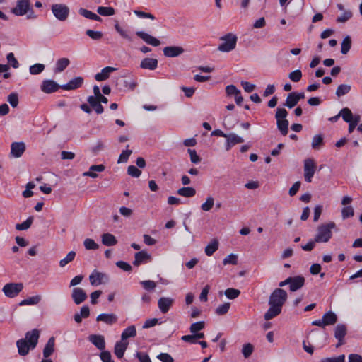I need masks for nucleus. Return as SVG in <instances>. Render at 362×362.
<instances>
[{"label":"nucleus","mask_w":362,"mask_h":362,"mask_svg":"<svg viewBox=\"0 0 362 362\" xmlns=\"http://www.w3.org/2000/svg\"><path fill=\"white\" fill-rule=\"evenodd\" d=\"M116 68L111 66H106L102 69L100 73L95 75V79L98 81H103L107 79L110 77V73L115 71Z\"/></svg>","instance_id":"nucleus-23"},{"label":"nucleus","mask_w":362,"mask_h":362,"mask_svg":"<svg viewBox=\"0 0 362 362\" xmlns=\"http://www.w3.org/2000/svg\"><path fill=\"white\" fill-rule=\"evenodd\" d=\"M115 28L122 38L127 40L128 42L133 41L132 35L127 30H124L118 23L115 25Z\"/></svg>","instance_id":"nucleus-38"},{"label":"nucleus","mask_w":362,"mask_h":362,"mask_svg":"<svg viewBox=\"0 0 362 362\" xmlns=\"http://www.w3.org/2000/svg\"><path fill=\"white\" fill-rule=\"evenodd\" d=\"M101 238L102 243L105 246H114L117 243L116 238L111 233H104Z\"/></svg>","instance_id":"nucleus-31"},{"label":"nucleus","mask_w":362,"mask_h":362,"mask_svg":"<svg viewBox=\"0 0 362 362\" xmlns=\"http://www.w3.org/2000/svg\"><path fill=\"white\" fill-rule=\"evenodd\" d=\"M218 248V242L217 240H213L205 247V253L207 256H211Z\"/></svg>","instance_id":"nucleus-37"},{"label":"nucleus","mask_w":362,"mask_h":362,"mask_svg":"<svg viewBox=\"0 0 362 362\" xmlns=\"http://www.w3.org/2000/svg\"><path fill=\"white\" fill-rule=\"evenodd\" d=\"M347 329L345 325L339 324L334 329L335 338H344L346 334Z\"/></svg>","instance_id":"nucleus-41"},{"label":"nucleus","mask_w":362,"mask_h":362,"mask_svg":"<svg viewBox=\"0 0 362 362\" xmlns=\"http://www.w3.org/2000/svg\"><path fill=\"white\" fill-rule=\"evenodd\" d=\"M321 362H345V356L342 354L337 357L324 358L321 359Z\"/></svg>","instance_id":"nucleus-64"},{"label":"nucleus","mask_w":362,"mask_h":362,"mask_svg":"<svg viewBox=\"0 0 362 362\" xmlns=\"http://www.w3.org/2000/svg\"><path fill=\"white\" fill-rule=\"evenodd\" d=\"M42 299V297L39 295H36L32 297H29L28 298H25L23 300H21L19 303V305H37L40 302Z\"/></svg>","instance_id":"nucleus-36"},{"label":"nucleus","mask_w":362,"mask_h":362,"mask_svg":"<svg viewBox=\"0 0 362 362\" xmlns=\"http://www.w3.org/2000/svg\"><path fill=\"white\" fill-rule=\"evenodd\" d=\"M136 335V330L134 325L127 327L121 334V341H125L128 338L134 337Z\"/></svg>","instance_id":"nucleus-32"},{"label":"nucleus","mask_w":362,"mask_h":362,"mask_svg":"<svg viewBox=\"0 0 362 362\" xmlns=\"http://www.w3.org/2000/svg\"><path fill=\"white\" fill-rule=\"evenodd\" d=\"M322 318L325 326L334 325L337 321V316L332 311H329L325 313Z\"/></svg>","instance_id":"nucleus-34"},{"label":"nucleus","mask_w":362,"mask_h":362,"mask_svg":"<svg viewBox=\"0 0 362 362\" xmlns=\"http://www.w3.org/2000/svg\"><path fill=\"white\" fill-rule=\"evenodd\" d=\"M214 205V199L209 196L206 198V202L201 205V209L204 211H210Z\"/></svg>","instance_id":"nucleus-48"},{"label":"nucleus","mask_w":362,"mask_h":362,"mask_svg":"<svg viewBox=\"0 0 362 362\" xmlns=\"http://www.w3.org/2000/svg\"><path fill=\"white\" fill-rule=\"evenodd\" d=\"M340 115L343 120L346 122H351L353 113L348 107H344L340 110Z\"/></svg>","instance_id":"nucleus-45"},{"label":"nucleus","mask_w":362,"mask_h":362,"mask_svg":"<svg viewBox=\"0 0 362 362\" xmlns=\"http://www.w3.org/2000/svg\"><path fill=\"white\" fill-rule=\"evenodd\" d=\"M289 289L292 292L299 290L304 286L305 284V278L302 276L289 277Z\"/></svg>","instance_id":"nucleus-16"},{"label":"nucleus","mask_w":362,"mask_h":362,"mask_svg":"<svg viewBox=\"0 0 362 362\" xmlns=\"http://www.w3.org/2000/svg\"><path fill=\"white\" fill-rule=\"evenodd\" d=\"M88 340L99 350L105 351V341L103 335L100 334H90L88 337Z\"/></svg>","instance_id":"nucleus-20"},{"label":"nucleus","mask_w":362,"mask_h":362,"mask_svg":"<svg viewBox=\"0 0 362 362\" xmlns=\"http://www.w3.org/2000/svg\"><path fill=\"white\" fill-rule=\"evenodd\" d=\"M11 13L17 16H21L29 13L27 16L28 19L35 17L33 15L30 0H17L16 6L11 9Z\"/></svg>","instance_id":"nucleus-3"},{"label":"nucleus","mask_w":362,"mask_h":362,"mask_svg":"<svg viewBox=\"0 0 362 362\" xmlns=\"http://www.w3.org/2000/svg\"><path fill=\"white\" fill-rule=\"evenodd\" d=\"M351 47V39L349 36L344 38L341 45V52L343 54H346L350 50Z\"/></svg>","instance_id":"nucleus-42"},{"label":"nucleus","mask_w":362,"mask_h":362,"mask_svg":"<svg viewBox=\"0 0 362 362\" xmlns=\"http://www.w3.org/2000/svg\"><path fill=\"white\" fill-rule=\"evenodd\" d=\"M136 35L150 45L158 47L160 45V42L158 39L146 33L143 31H136Z\"/></svg>","instance_id":"nucleus-18"},{"label":"nucleus","mask_w":362,"mask_h":362,"mask_svg":"<svg viewBox=\"0 0 362 362\" xmlns=\"http://www.w3.org/2000/svg\"><path fill=\"white\" fill-rule=\"evenodd\" d=\"M132 153V150L122 151V152L121 153V154L119 155V156L118 158L117 163H127L129 159V157L131 156Z\"/></svg>","instance_id":"nucleus-58"},{"label":"nucleus","mask_w":362,"mask_h":362,"mask_svg":"<svg viewBox=\"0 0 362 362\" xmlns=\"http://www.w3.org/2000/svg\"><path fill=\"white\" fill-rule=\"evenodd\" d=\"M354 214V209L351 206H344L341 210V216L343 219L352 217Z\"/></svg>","instance_id":"nucleus-62"},{"label":"nucleus","mask_w":362,"mask_h":362,"mask_svg":"<svg viewBox=\"0 0 362 362\" xmlns=\"http://www.w3.org/2000/svg\"><path fill=\"white\" fill-rule=\"evenodd\" d=\"M205 326V322L204 321H199L194 323H192L189 327V330L192 333L195 334L200 330L203 329Z\"/></svg>","instance_id":"nucleus-54"},{"label":"nucleus","mask_w":362,"mask_h":362,"mask_svg":"<svg viewBox=\"0 0 362 362\" xmlns=\"http://www.w3.org/2000/svg\"><path fill=\"white\" fill-rule=\"evenodd\" d=\"M54 16L60 21H65L69 15V8L64 4H54L51 7Z\"/></svg>","instance_id":"nucleus-6"},{"label":"nucleus","mask_w":362,"mask_h":362,"mask_svg":"<svg viewBox=\"0 0 362 362\" xmlns=\"http://www.w3.org/2000/svg\"><path fill=\"white\" fill-rule=\"evenodd\" d=\"M75 256L76 252L74 251L69 252L64 259L59 261V266L61 267H65L67 264H69V262H72L74 259Z\"/></svg>","instance_id":"nucleus-50"},{"label":"nucleus","mask_w":362,"mask_h":362,"mask_svg":"<svg viewBox=\"0 0 362 362\" xmlns=\"http://www.w3.org/2000/svg\"><path fill=\"white\" fill-rule=\"evenodd\" d=\"M45 66L43 64H35L30 66V73L33 75H37L42 72Z\"/></svg>","instance_id":"nucleus-51"},{"label":"nucleus","mask_w":362,"mask_h":362,"mask_svg":"<svg viewBox=\"0 0 362 362\" xmlns=\"http://www.w3.org/2000/svg\"><path fill=\"white\" fill-rule=\"evenodd\" d=\"M287 298L288 295L285 290L281 288L274 289L269 298V308L264 315V320H269L279 315Z\"/></svg>","instance_id":"nucleus-1"},{"label":"nucleus","mask_w":362,"mask_h":362,"mask_svg":"<svg viewBox=\"0 0 362 362\" xmlns=\"http://www.w3.org/2000/svg\"><path fill=\"white\" fill-rule=\"evenodd\" d=\"M316 170V164L313 159L308 158L304 161V178L307 182H311Z\"/></svg>","instance_id":"nucleus-8"},{"label":"nucleus","mask_w":362,"mask_h":362,"mask_svg":"<svg viewBox=\"0 0 362 362\" xmlns=\"http://www.w3.org/2000/svg\"><path fill=\"white\" fill-rule=\"evenodd\" d=\"M86 34L89 37H90L91 39L95 40H99L103 36V34L102 32H100V31H95V30H87L86 31Z\"/></svg>","instance_id":"nucleus-57"},{"label":"nucleus","mask_w":362,"mask_h":362,"mask_svg":"<svg viewBox=\"0 0 362 362\" xmlns=\"http://www.w3.org/2000/svg\"><path fill=\"white\" fill-rule=\"evenodd\" d=\"M336 225L334 222L322 224L319 226L317 229V234L315 235V241L317 243H327L332 236V229L335 228Z\"/></svg>","instance_id":"nucleus-2"},{"label":"nucleus","mask_w":362,"mask_h":362,"mask_svg":"<svg viewBox=\"0 0 362 362\" xmlns=\"http://www.w3.org/2000/svg\"><path fill=\"white\" fill-rule=\"evenodd\" d=\"M16 346L18 347V352L21 356H25L29 353L30 349H31V346L28 343L26 339H21L17 341Z\"/></svg>","instance_id":"nucleus-22"},{"label":"nucleus","mask_w":362,"mask_h":362,"mask_svg":"<svg viewBox=\"0 0 362 362\" xmlns=\"http://www.w3.org/2000/svg\"><path fill=\"white\" fill-rule=\"evenodd\" d=\"M71 298L76 305H80L87 299L86 291L80 287H74L71 291Z\"/></svg>","instance_id":"nucleus-9"},{"label":"nucleus","mask_w":362,"mask_h":362,"mask_svg":"<svg viewBox=\"0 0 362 362\" xmlns=\"http://www.w3.org/2000/svg\"><path fill=\"white\" fill-rule=\"evenodd\" d=\"M298 98H296V95L294 93H290L286 100L285 103L284 104V106L288 107V108H293L298 104Z\"/></svg>","instance_id":"nucleus-44"},{"label":"nucleus","mask_w":362,"mask_h":362,"mask_svg":"<svg viewBox=\"0 0 362 362\" xmlns=\"http://www.w3.org/2000/svg\"><path fill=\"white\" fill-rule=\"evenodd\" d=\"M225 296L229 299H235L239 296L240 291L236 288H227L224 292Z\"/></svg>","instance_id":"nucleus-52"},{"label":"nucleus","mask_w":362,"mask_h":362,"mask_svg":"<svg viewBox=\"0 0 362 362\" xmlns=\"http://www.w3.org/2000/svg\"><path fill=\"white\" fill-rule=\"evenodd\" d=\"M151 259L152 258L150 254H148L145 250H141L135 253L133 264L138 267L143 263L151 262Z\"/></svg>","instance_id":"nucleus-13"},{"label":"nucleus","mask_w":362,"mask_h":362,"mask_svg":"<svg viewBox=\"0 0 362 362\" xmlns=\"http://www.w3.org/2000/svg\"><path fill=\"white\" fill-rule=\"evenodd\" d=\"M184 49L179 46H168L163 49V54L167 57H176L184 53Z\"/></svg>","instance_id":"nucleus-19"},{"label":"nucleus","mask_w":362,"mask_h":362,"mask_svg":"<svg viewBox=\"0 0 362 362\" xmlns=\"http://www.w3.org/2000/svg\"><path fill=\"white\" fill-rule=\"evenodd\" d=\"M220 40L223 42L218 45V50L223 52H229L235 48L238 38L235 35L229 33L221 37Z\"/></svg>","instance_id":"nucleus-5"},{"label":"nucleus","mask_w":362,"mask_h":362,"mask_svg":"<svg viewBox=\"0 0 362 362\" xmlns=\"http://www.w3.org/2000/svg\"><path fill=\"white\" fill-rule=\"evenodd\" d=\"M127 346L128 342L127 341H120L116 342L114 350L116 356L119 358H122Z\"/></svg>","instance_id":"nucleus-25"},{"label":"nucleus","mask_w":362,"mask_h":362,"mask_svg":"<svg viewBox=\"0 0 362 362\" xmlns=\"http://www.w3.org/2000/svg\"><path fill=\"white\" fill-rule=\"evenodd\" d=\"M78 13L86 18L94 20L99 22L102 21V18L99 16L86 8H80L78 9Z\"/></svg>","instance_id":"nucleus-30"},{"label":"nucleus","mask_w":362,"mask_h":362,"mask_svg":"<svg viewBox=\"0 0 362 362\" xmlns=\"http://www.w3.org/2000/svg\"><path fill=\"white\" fill-rule=\"evenodd\" d=\"M107 276L105 274L98 272L97 271L93 272L89 276L90 283L93 286H98L101 284L104 280H107Z\"/></svg>","instance_id":"nucleus-21"},{"label":"nucleus","mask_w":362,"mask_h":362,"mask_svg":"<svg viewBox=\"0 0 362 362\" xmlns=\"http://www.w3.org/2000/svg\"><path fill=\"white\" fill-rule=\"evenodd\" d=\"M127 173L133 177H139L141 171L134 165H129L127 168Z\"/></svg>","instance_id":"nucleus-63"},{"label":"nucleus","mask_w":362,"mask_h":362,"mask_svg":"<svg viewBox=\"0 0 362 362\" xmlns=\"http://www.w3.org/2000/svg\"><path fill=\"white\" fill-rule=\"evenodd\" d=\"M140 284L145 290L148 291H153L156 287V282L151 280L141 281Z\"/></svg>","instance_id":"nucleus-55"},{"label":"nucleus","mask_w":362,"mask_h":362,"mask_svg":"<svg viewBox=\"0 0 362 362\" xmlns=\"http://www.w3.org/2000/svg\"><path fill=\"white\" fill-rule=\"evenodd\" d=\"M97 13L103 16H111L115 13L114 8L108 6H99L97 8Z\"/></svg>","instance_id":"nucleus-40"},{"label":"nucleus","mask_w":362,"mask_h":362,"mask_svg":"<svg viewBox=\"0 0 362 362\" xmlns=\"http://www.w3.org/2000/svg\"><path fill=\"white\" fill-rule=\"evenodd\" d=\"M105 170V166L103 165H93L90 167V170L83 173V176L90 177L93 178H95L98 177V175L95 173V171L97 172H102Z\"/></svg>","instance_id":"nucleus-33"},{"label":"nucleus","mask_w":362,"mask_h":362,"mask_svg":"<svg viewBox=\"0 0 362 362\" xmlns=\"http://www.w3.org/2000/svg\"><path fill=\"white\" fill-rule=\"evenodd\" d=\"M87 101L97 114H102L103 112L104 108L96 98H93V95H90L88 98Z\"/></svg>","instance_id":"nucleus-27"},{"label":"nucleus","mask_w":362,"mask_h":362,"mask_svg":"<svg viewBox=\"0 0 362 362\" xmlns=\"http://www.w3.org/2000/svg\"><path fill=\"white\" fill-rule=\"evenodd\" d=\"M351 89V86L349 84H341L336 90V95L339 98L349 93Z\"/></svg>","instance_id":"nucleus-43"},{"label":"nucleus","mask_w":362,"mask_h":362,"mask_svg":"<svg viewBox=\"0 0 362 362\" xmlns=\"http://www.w3.org/2000/svg\"><path fill=\"white\" fill-rule=\"evenodd\" d=\"M22 283H9L4 286L2 291L8 298H14L23 290Z\"/></svg>","instance_id":"nucleus-7"},{"label":"nucleus","mask_w":362,"mask_h":362,"mask_svg":"<svg viewBox=\"0 0 362 362\" xmlns=\"http://www.w3.org/2000/svg\"><path fill=\"white\" fill-rule=\"evenodd\" d=\"M175 300L170 297H161L158 300V306L160 311L165 314L167 313L173 306Z\"/></svg>","instance_id":"nucleus-12"},{"label":"nucleus","mask_w":362,"mask_h":362,"mask_svg":"<svg viewBox=\"0 0 362 362\" xmlns=\"http://www.w3.org/2000/svg\"><path fill=\"white\" fill-rule=\"evenodd\" d=\"M118 320L117 316L115 313H101L96 317V321L103 322L107 325H112Z\"/></svg>","instance_id":"nucleus-17"},{"label":"nucleus","mask_w":362,"mask_h":362,"mask_svg":"<svg viewBox=\"0 0 362 362\" xmlns=\"http://www.w3.org/2000/svg\"><path fill=\"white\" fill-rule=\"evenodd\" d=\"M90 315V309L87 305L81 308L80 313L74 315V319L76 322L81 323L83 318H87Z\"/></svg>","instance_id":"nucleus-28"},{"label":"nucleus","mask_w":362,"mask_h":362,"mask_svg":"<svg viewBox=\"0 0 362 362\" xmlns=\"http://www.w3.org/2000/svg\"><path fill=\"white\" fill-rule=\"evenodd\" d=\"M33 218L30 216L25 221L21 223L16 225V229L18 230H24L28 229L33 223Z\"/></svg>","instance_id":"nucleus-47"},{"label":"nucleus","mask_w":362,"mask_h":362,"mask_svg":"<svg viewBox=\"0 0 362 362\" xmlns=\"http://www.w3.org/2000/svg\"><path fill=\"white\" fill-rule=\"evenodd\" d=\"M26 149L25 144L23 141L13 142L11 145L10 156L18 158L21 157Z\"/></svg>","instance_id":"nucleus-10"},{"label":"nucleus","mask_w":362,"mask_h":362,"mask_svg":"<svg viewBox=\"0 0 362 362\" xmlns=\"http://www.w3.org/2000/svg\"><path fill=\"white\" fill-rule=\"evenodd\" d=\"M288 112L285 108L278 107L276 111L275 118L278 129L283 136H286L288 132L289 122L286 119Z\"/></svg>","instance_id":"nucleus-4"},{"label":"nucleus","mask_w":362,"mask_h":362,"mask_svg":"<svg viewBox=\"0 0 362 362\" xmlns=\"http://www.w3.org/2000/svg\"><path fill=\"white\" fill-rule=\"evenodd\" d=\"M8 102L13 107H16L18 105V95L16 93H11L8 95Z\"/></svg>","instance_id":"nucleus-61"},{"label":"nucleus","mask_w":362,"mask_h":362,"mask_svg":"<svg viewBox=\"0 0 362 362\" xmlns=\"http://www.w3.org/2000/svg\"><path fill=\"white\" fill-rule=\"evenodd\" d=\"M115 28L122 38L127 40L128 42L133 41L132 35L127 30H124L118 23L115 25Z\"/></svg>","instance_id":"nucleus-39"},{"label":"nucleus","mask_w":362,"mask_h":362,"mask_svg":"<svg viewBox=\"0 0 362 362\" xmlns=\"http://www.w3.org/2000/svg\"><path fill=\"white\" fill-rule=\"evenodd\" d=\"M84 247L86 250H97L99 245L90 238H86L83 242Z\"/></svg>","instance_id":"nucleus-60"},{"label":"nucleus","mask_w":362,"mask_h":362,"mask_svg":"<svg viewBox=\"0 0 362 362\" xmlns=\"http://www.w3.org/2000/svg\"><path fill=\"white\" fill-rule=\"evenodd\" d=\"M177 194L184 197H192L196 194V190L191 187H183L177 191Z\"/></svg>","instance_id":"nucleus-35"},{"label":"nucleus","mask_w":362,"mask_h":362,"mask_svg":"<svg viewBox=\"0 0 362 362\" xmlns=\"http://www.w3.org/2000/svg\"><path fill=\"white\" fill-rule=\"evenodd\" d=\"M323 144V136L321 134H316L313 136L312 139V148L313 149H319L320 146Z\"/></svg>","instance_id":"nucleus-46"},{"label":"nucleus","mask_w":362,"mask_h":362,"mask_svg":"<svg viewBox=\"0 0 362 362\" xmlns=\"http://www.w3.org/2000/svg\"><path fill=\"white\" fill-rule=\"evenodd\" d=\"M230 303H224L222 305L218 306L216 309V313L218 315H223L226 314L230 309Z\"/></svg>","instance_id":"nucleus-53"},{"label":"nucleus","mask_w":362,"mask_h":362,"mask_svg":"<svg viewBox=\"0 0 362 362\" xmlns=\"http://www.w3.org/2000/svg\"><path fill=\"white\" fill-rule=\"evenodd\" d=\"M226 138L228 139V140L233 146H235V144H241V143L244 142V139L241 136H240L234 133L227 134Z\"/></svg>","instance_id":"nucleus-49"},{"label":"nucleus","mask_w":362,"mask_h":362,"mask_svg":"<svg viewBox=\"0 0 362 362\" xmlns=\"http://www.w3.org/2000/svg\"><path fill=\"white\" fill-rule=\"evenodd\" d=\"M40 337V331L37 329H34L32 331L28 332L25 334V338L28 343L31 346V349H33L36 347L38 339Z\"/></svg>","instance_id":"nucleus-15"},{"label":"nucleus","mask_w":362,"mask_h":362,"mask_svg":"<svg viewBox=\"0 0 362 362\" xmlns=\"http://www.w3.org/2000/svg\"><path fill=\"white\" fill-rule=\"evenodd\" d=\"M54 344H55V339L54 337H52L49 339L47 342L44 349H43V356L45 358L49 357L54 351Z\"/></svg>","instance_id":"nucleus-26"},{"label":"nucleus","mask_w":362,"mask_h":362,"mask_svg":"<svg viewBox=\"0 0 362 362\" xmlns=\"http://www.w3.org/2000/svg\"><path fill=\"white\" fill-rule=\"evenodd\" d=\"M59 88H61V86L49 79L44 80L40 86L41 90L45 93L56 92Z\"/></svg>","instance_id":"nucleus-11"},{"label":"nucleus","mask_w":362,"mask_h":362,"mask_svg":"<svg viewBox=\"0 0 362 362\" xmlns=\"http://www.w3.org/2000/svg\"><path fill=\"white\" fill-rule=\"evenodd\" d=\"M224 265L233 264L236 265L238 264V255L235 254H230L224 258L223 261Z\"/></svg>","instance_id":"nucleus-56"},{"label":"nucleus","mask_w":362,"mask_h":362,"mask_svg":"<svg viewBox=\"0 0 362 362\" xmlns=\"http://www.w3.org/2000/svg\"><path fill=\"white\" fill-rule=\"evenodd\" d=\"M157 66L158 60L153 58H145L140 64V67L144 69L155 70Z\"/></svg>","instance_id":"nucleus-24"},{"label":"nucleus","mask_w":362,"mask_h":362,"mask_svg":"<svg viewBox=\"0 0 362 362\" xmlns=\"http://www.w3.org/2000/svg\"><path fill=\"white\" fill-rule=\"evenodd\" d=\"M288 78L293 82H298L302 78V72L300 69H296L289 73Z\"/></svg>","instance_id":"nucleus-59"},{"label":"nucleus","mask_w":362,"mask_h":362,"mask_svg":"<svg viewBox=\"0 0 362 362\" xmlns=\"http://www.w3.org/2000/svg\"><path fill=\"white\" fill-rule=\"evenodd\" d=\"M84 82L83 78L77 76L70 80L67 83L62 85L61 88L65 90H76L82 86Z\"/></svg>","instance_id":"nucleus-14"},{"label":"nucleus","mask_w":362,"mask_h":362,"mask_svg":"<svg viewBox=\"0 0 362 362\" xmlns=\"http://www.w3.org/2000/svg\"><path fill=\"white\" fill-rule=\"evenodd\" d=\"M70 64V60L68 58L63 57L59 59L56 62L54 72L61 73Z\"/></svg>","instance_id":"nucleus-29"}]
</instances>
